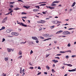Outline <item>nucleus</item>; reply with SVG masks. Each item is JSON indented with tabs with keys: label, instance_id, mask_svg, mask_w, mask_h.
<instances>
[{
	"label": "nucleus",
	"instance_id": "1",
	"mask_svg": "<svg viewBox=\"0 0 76 76\" xmlns=\"http://www.w3.org/2000/svg\"><path fill=\"white\" fill-rule=\"evenodd\" d=\"M70 34V32L67 31H64L62 33V34L63 35H69V34Z\"/></svg>",
	"mask_w": 76,
	"mask_h": 76
},
{
	"label": "nucleus",
	"instance_id": "2",
	"mask_svg": "<svg viewBox=\"0 0 76 76\" xmlns=\"http://www.w3.org/2000/svg\"><path fill=\"white\" fill-rule=\"evenodd\" d=\"M17 23L18 24H19L20 25H22V26H24V27H26V26H27V25H25L24 23H20V22L19 23L18 22Z\"/></svg>",
	"mask_w": 76,
	"mask_h": 76
},
{
	"label": "nucleus",
	"instance_id": "3",
	"mask_svg": "<svg viewBox=\"0 0 76 76\" xmlns=\"http://www.w3.org/2000/svg\"><path fill=\"white\" fill-rule=\"evenodd\" d=\"M7 17H6L1 21V23H4V22H6V21L7 20Z\"/></svg>",
	"mask_w": 76,
	"mask_h": 76
},
{
	"label": "nucleus",
	"instance_id": "4",
	"mask_svg": "<svg viewBox=\"0 0 76 76\" xmlns=\"http://www.w3.org/2000/svg\"><path fill=\"white\" fill-rule=\"evenodd\" d=\"M12 29H7L6 31L7 32V33H9L11 32V31H12Z\"/></svg>",
	"mask_w": 76,
	"mask_h": 76
},
{
	"label": "nucleus",
	"instance_id": "5",
	"mask_svg": "<svg viewBox=\"0 0 76 76\" xmlns=\"http://www.w3.org/2000/svg\"><path fill=\"white\" fill-rule=\"evenodd\" d=\"M32 39H34V40H38V39H37V37H32Z\"/></svg>",
	"mask_w": 76,
	"mask_h": 76
},
{
	"label": "nucleus",
	"instance_id": "6",
	"mask_svg": "<svg viewBox=\"0 0 76 76\" xmlns=\"http://www.w3.org/2000/svg\"><path fill=\"white\" fill-rule=\"evenodd\" d=\"M53 24H58V20L53 21Z\"/></svg>",
	"mask_w": 76,
	"mask_h": 76
},
{
	"label": "nucleus",
	"instance_id": "7",
	"mask_svg": "<svg viewBox=\"0 0 76 76\" xmlns=\"http://www.w3.org/2000/svg\"><path fill=\"white\" fill-rule=\"evenodd\" d=\"M54 7H52L51 6H49V8H48L49 9H55Z\"/></svg>",
	"mask_w": 76,
	"mask_h": 76
},
{
	"label": "nucleus",
	"instance_id": "8",
	"mask_svg": "<svg viewBox=\"0 0 76 76\" xmlns=\"http://www.w3.org/2000/svg\"><path fill=\"white\" fill-rule=\"evenodd\" d=\"M41 23H45V20H41Z\"/></svg>",
	"mask_w": 76,
	"mask_h": 76
},
{
	"label": "nucleus",
	"instance_id": "9",
	"mask_svg": "<svg viewBox=\"0 0 76 76\" xmlns=\"http://www.w3.org/2000/svg\"><path fill=\"white\" fill-rule=\"evenodd\" d=\"M52 61L54 62L55 63H56L58 62V61L57 60H52Z\"/></svg>",
	"mask_w": 76,
	"mask_h": 76
},
{
	"label": "nucleus",
	"instance_id": "10",
	"mask_svg": "<svg viewBox=\"0 0 76 76\" xmlns=\"http://www.w3.org/2000/svg\"><path fill=\"white\" fill-rule=\"evenodd\" d=\"M59 2H60V1H56L53 2V3H59Z\"/></svg>",
	"mask_w": 76,
	"mask_h": 76
},
{
	"label": "nucleus",
	"instance_id": "11",
	"mask_svg": "<svg viewBox=\"0 0 76 76\" xmlns=\"http://www.w3.org/2000/svg\"><path fill=\"white\" fill-rule=\"evenodd\" d=\"M76 4V2H74L73 4L71 6V7H74V6H75V5Z\"/></svg>",
	"mask_w": 76,
	"mask_h": 76
},
{
	"label": "nucleus",
	"instance_id": "12",
	"mask_svg": "<svg viewBox=\"0 0 76 76\" xmlns=\"http://www.w3.org/2000/svg\"><path fill=\"white\" fill-rule=\"evenodd\" d=\"M22 51L21 50H20L18 52V54L19 55H22Z\"/></svg>",
	"mask_w": 76,
	"mask_h": 76
},
{
	"label": "nucleus",
	"instance_id": "13",
	"mask_svg": "<svg viewBox=\"0 0 76 76\" xmlns=\"http://www.w3.org/2000/svg\"><path fill=\"white\" fill-rule=\"evenodd\" d=\"M23 7H25V8H26V9H28V8H29V6L26 7V6H23Z\"/></svg>",
	"mask_w": 76,
	"mask_h": 76
},
{
	"label": "nucleus",
	"instance_id": "14",
	"mask_svg": "<svg viewBox=\"0 0 76 76\" xmlns=\"http://www.w3.org/2000/svg\"><path fill=\"white\" fill-rule=\"evenodd\" d=\"M57 5L56 4H55L53 3H52V4L50 5L51 6H56Z\"/></svg>",
	"mask_w": 76,
	"mask_h": 76
},
{
	"label": "nucleus",
	"instance_id": "15",
	"mask_svg": "<svg viewBox=\"0 0 76 76\" xmlns=\"http://www.w3.org/2000/svg\"><path fill=\"white\" fill-rule=\"evenodd\" d=\"M12 49H9V48H7V51H8V52H10V51H12Z\"/></svg>",
	"mask_w": 76,
	"mask_h": 76
},
{
	"label": "nucleus",
	"instance_id": "16",
	"mask_svg": "<svg viewBox=\"0 0 76 76\" xmlns=\"http://www.w3.org/2000/svg\"><path fill=\"white\" fill-rule=\"evenodd\" d=\"M4 29H5V27L3 26L1 28V29H0V31H1V30Z\"/></svg>",
	"mask_w": 76,
	"mask_h": 76
},
{
	"label": "nucleus",
	"instance_id": "17",
	"mask_svg": "<svg viewBox=\"0 0 76 76\" xmlns=\"http://www.w3.org/2000/svg\"><path fill=\"white\" fill-rule=\"evenodd\" d=\"M20 9L18 7L14 9V10H20Z\"/></svg>",
	"mask_w": 76,
	"mask_h": 76
},
{
	"label": "nucleus",
	"instance_id": "18",
	"mask_svg": "<svg viewBox=\"0 0 76 76\" xmlns=\"http://www.w3.org/2000/svg\"><path fill=\"white\" fill-rule=\"evenodd\" d=\"M66 53V51L64 52V51H61L59 52L60 53H61L62 54H63L64 53Z\"/></svg>",
	"mask_w": 76,
	"mask_h": 76
},
{
	"label": "nucleus",
	"instance_id": "19",
	"mask_svg": "<svg viewBox=\"0 0 76 76\" xmlns=\"http://www.w3.org/2000/svg\"><path fill=\"white\" fill-rule=\"evenodd\" d=\"M39 11V10H37V9H34L33 10V12H37V11Z\"/></svg>",
	"mask_w": 76,
	"mask_h": 76
},
{
	"label": "nucleus",
	"instance_id": "20",
	"mask_svg": "<svg viewBox=\"0 0 76 76\" xmlns=\"http://www.w3.org/2000/svg\"><path fill=\"white\" fill-rule=\"evenodd\" d=\"M50 29H53V28H54V27H55V26H50Z\"/></svg>",
	"mask_w": 76,
	"mask_h": 76
},
{
	"label": "nucleus",
	"instance_id": "21",
	"mask_svg": "<svg viewBox=\"0 0 76 76\" xmlns=\"http://www.w3.org/2000/svg\"><path fill=\"white\" fill-rule=\"evenodd\" d=\"M22 56L21 55L20 56L18 57V59H21V58H22Z\"/></svg>",
	"mask_w": 76,
	"mask_h": 76
},
{
	"label": "nucleus",
	"instance_id": "22",
	"mask_svg": "<svg viewBox=\"0 0 76 76\" xmlns=\"http://www.w3.org/2000/svg\"><path fill=\"white\" fill-rule=\"evenodd\" d=\"M49 56H50V54H46V58H47Z\"/></svg>",
	"mask_w": 76,
	"mask_h": 76
},
{
	"label": "nucleus",
	"instance_id": "23",
	"mask_svg": "<svg viewBox=\"0 0 76 76\" xmlns=\"http://www.w3.org/2000/svg\"><path fill=\"white\" fill-rule=\"evenodd\" d=\"M46 68L48 69V70H50V67L48 66H46Z\"/></svg>",
	"mask_w": 76,
	"mask_h": 76
},
{
	"label": "nucleus",
	"instance_id": "24",
	"mask_svg": "<svg viewBox=\"0 0 76 76\" xmlns=\"http://www.w3.org/2000/svg\"><path fill=\"white\" fill-rule=\"evenodd\" d=\"M51 39V38H48L45 40H43V41H47V40H49V39Z\"/></svg>",
	"mask_w": 76,
	"mask_h": 76
},
{
	"label": "nucleus",
	"instance_id": "25",
	"mask_svg": "<svg viewBox=\"0 0 76 76\" xmlns=\"http://www.w3.org/2000/svg\"><path fill=\"white\" fill-rule=\"evenodd\" d=\"M8 59H9L8 58H7V57L5 58V61H8Z\"/></svg>",
	"mask_w": 76,
	"mask_h": 76
},
{
	"label": "nucleus",
	"instance_id": "26",
	"mask_svg": "<svg viewBox=\"0 0 76 76\" xmlns=\"http://www.w3.org/2000/svg\"><path fill=\"white\" fill-rule=\"evenodd\" d=\"M35 7L36 8H38V9H39L40 8L39 7V6H35Z\"/></svg>",
	"mask_w": 76,
	"mask_h": 76
},
{
	"label": "nucleus",
	"instance_id": "27",
	"mask_svg": "<svg viewBox=\"0 0 76 76\" xmlns=\"http://www.w3.org/2000/svg\"><path fill=\"white\" fill-rule=\"evenodd\" d=\"M52 72H53V73H55L56 72V71H54V69H52Z\"/></svg>",
	"mask_w": 76,
	"mask_h": 76
},
{
	"label": "nucleus",
	"instance_id": "28",
	"mask_svg": "<svg viewBox=\"0 0 76 76\" xmlns=\"http://www.w3.org/2000/svg\"><path fill=\"white\" fill-rule=\"evenodd\" d=\"M67 66H69V67H72V65L71 64H67Z\"/></svg>",
	"mask_w": 76,
	"mask_h": 76
},
{
	"label": "nucleus",
	"instance_id": "29",
	"mask_svg": "<svg viewBox=\"0 0 76 76\" xmlns=\"http://www.w3.org/2000/svg\"><path fill=\"white\" fill-rule=\"evenodd\" d=\"M47 2H40L39 3V4H42L43 3H46Z\"/></svg>",
	"mask_w": 76,
	"mask_h": 76
},
{
	"label": "nucleus",
	"instance_id": "30",
	"mask_svg": "<svg viewBox=\"0 0 76 76\" xmlns=\"http://www.w3.org/2000/svg\"><path fill=\"white\" fill-rule=\"evenodd\" d=\"M22 15H26V12H22L21 13Z\"/></svg>",
	"mask_w": 76,
	"mask_h": 76
},
{
	"label": "nucleus",
	"instance_id": "31",
	"mask_svg": "<svg viewBox=\"0 0 76 76\" xmlns=\"http://www.w3.org/2000/svg\"><path fill=\"white\" fill-rule=\"evenodd\" d=\"M47 11H46L42 12V13H43V14H46V13H47Z\"/></svg>",
	"mask_w": 76,
	"mask_h": 76
},
{
	"label": "nucleus",
	"instance_id": "32",
	"mask_svg": "<svg viewBox=\"0 0 76 76\" xmlns=\"http://www.w3.org/2000/svg\"><path fill=\"white\" fill-rule=\"evenodd\" d=\"M15 4V2H10V4Z\"/></svg>",
	"mask_w": 76,
	"mask_h": 76
},
{
	"label": "nucleus",
	"instance_id": "33",
	"mask_svg": "<svg viewBox=\"0 0 76 76\" xmlns=\"http://www.w3.org/2000/svg\"><path fill=\"white\" fill-rule=\"evenodd\" d=\"M65 52H67V53H68V52L69 53H71V51L70 50H67V51H65Z\"/></svg>",
	"mask_w": 76,
	"mask_h": 76
},
{
	"label": "nucleus",
	"instance_id": "34",
	"mask_svg": "<svg viewBox=\"0 0 76 76\" xmlns=\"http://www.w3.org/2000/svg\"><path fill=\"white\" fill-rule=\"evenodd\" d=\"M29 69L32 70V69H34V67H30L29 68Z\"/></svg>",
	"mask_w": 76,
	"mask_h": 76
},
{
	"label": "nucleus",
	"instance_id": "35",
	"mask_svg": "<svg viewBox=\"0 0 76 76\" xmlns=\"http://www.w3.org/2000/svg\"><path fill=\"white\" fill-rule=\"evenodd\" d=\"M39 38H41V39H44V38L41 36L39 37Z\"/></svg>",
	"mask_w": 76,
	"mask_h": 76
},
{
	"label": "nucleus",
	"instance_id": "36",
	"mask_svg": "<svg viewBox=\"0 0 76 76\" xmlns=\"http://www.w3.org/2000/svg\"><path fill=\"white\" fill-rule=\"evenodd\" d=\"M55 58H57V59H58V60H59V59H60V58L59 57H55Z\"/></svg>",
	"mask_w": 76,
	"mask_h": 76
},
{
	"label": "nucleus",
	"instance_id": "37",
	"mask_svg": "<svg viewBox=\"0 0 76 76\" xmlns=\"http://www.w3.org/2000/svg\"><path fill=\"white\" fill-rule=\"evenodd\" d=\"M76 55H72L71 56V57L72 58H74V57H76Z\"/></svg>",
	"mask_w": 76,
	"mask_h": 76
},
{
	"label": "nucleus",
	"instance_id": "38",
	"mask_svg": "<svg viewBox=\"0 0 76 76\" xmlns=\"http://www.w3.org/2000/svg\"><path fill=\"white\" fill-rule=\"evenodd\" d=\"M72 29H75V28H69V29H68L69 30H72Z\"/></svg>",
	"mask_w": 76,
	"mask_h": 76
},
{
	"label": "nucleus",
	"instance_id": "39",
	"mask_svg": "<svg viewBox=\"0 0 76 76\" xmlns=\"http://www.w3.org/2000/svg\"><path fill=\"white\" fill-rule=\"evenodd\" d=\"M14 35H15V36H17V35H18V34L17 33L15 32Z\"/></svg>",
	"mask_w": 76,
	"mask_h": 76
},
{
	"label": "nucleus",
	"instance_id": "40",
	"mask_svg": "<svg viewBox=\"0 0 76 76\" xmlns=\"http://www.w3.org/2000/svg\"><path fill=\"white\" fill-rule=\"evenodd\" d=\"M12 35H15V32H13L11 33Z\"/></svg>",
	"mask_w": 76,
	"mask_h": 76
},
{
	"label": "nucleus",
	"instance_id": "41",
	"mask_svg": "<svg viewBox=\"0 0 76 76\" xmlns=\"http://www.w3.org/2000/svg\"><path fill=\"white\" fill-rule=\"evenodd\" d=\"M26 42V41L25 42H22L20 43L23 44H25Z\"/></svg>",
	"mask_w": 76,
	"mask_h": 76
},
{
	"label": "nucleus",
	"instance_id": "42",
	"mask_svg": "<svg viewBox=\"0 0 76 76\" xmlns=\"http://www.w3.org/2000/svg\"><path fill=\"white\" fill-rule=\"evenodd\" d=\"M61 54H57L56 55V56H61Z\"/></svg>",
	"mask_w": 76,
	"mask_h": 76
},
{
	"label": "nucleus",
	"instance_id": "43",
	"mask_svg": "<svg viewBox=\"0 0 76 76\" xmlns=\"http://www.w3.org/2000/svg\"><path fill=\"white\" fill-rule=\"evenodd\" d=\"M22 18H23L24 19H26L27 18L26 17H22Z\"/></svg>",
	"mask_w": 76,
	"mask_h": 76
},
{
	"label": "nucleus",
	"instance_id": "44",
	"mask_svg": "<svg viewBox=\"0 0 76 76\" xmlns=\"http://www.w3.org/2000/svg\"><path fill=\"white\" fill-rule=\"evenodd\" d=\"M42 29V28L41 27H40V28L39 29V31H41Z\"/></svg>",
	"mask_w": 76,
	"mask_h": 76
},
{
	"label": "nucleus",
	"instance_id": "45",
	"mask_svg": "<svg viewBox=\"0 0 76 76\" xmlns=\"http://www.w3.org/2000/svg\"><path fill=\"white\" fill-rule=\"evenodd\" d=\"M46 5V4H41V6H45Z\"/></svg>",
	"mask_w": 76,
	"mask_h": 76
},
{
	"label": "nucleus",
	"instance_id": "46",
	"mask_svg": "<svg viewBox=\"0 0 76 76\" xmlns=\"http://www.w3.org/2000/svg\"><path fill=\"white\" fill-rule=\"evenodd\" d=\"M76 69H72V72H75V71H76Z\"/></svg>",
	"mask_w": 76,
	"mask_h": 76
},
{
	"label": "nucleus",
	"instance_id": "47",
	"mask_svg": "<svg viewBox=\"0 0 76 76\" xmlns=\"http://www.w3.org/2000/svg\"><path fill=\"white\" fill-rule=\"evenodd\" d=\"M61 23V22L58 21V23Z\"/></svg>",
	"mask_w": 76,
	"mask_h": 76
},
{
	"label": "nucleus",
	"instance_id": "48",
	"mask_svg": "<svg viewBox=\"0 0 76 76\" xmlns=\"http://www.w3.org/2000/svg\"><path fill=\"white\" fill-rule=\"evenodd\" d=\"M52 50V49L50 48L46 50V51H50V50Z\"/></svg>",
	"mask_w": 76,
	"mask_h": 76
},
{
	"label": "nucleus",
	"instance_id": "49",
	"mask_svg": "<svg viewBox=\"0 0 76 76\" xmlns=\"http://www.w3.org/2000/svg\"><path fill=\"white\" fill-rule=\"evenodd\" d=\"M43 36V37H46V34H42Z\"/></svg>",
	"mask_w": 76,
	"mask_h": 76
},
{
	"label": "nucleus",
	"instance_id": "50",
	"mask_svg": "<svg viewBox=\"0 0 76 76\" xmlns=\"http://www.w3.org/2000/svg\"><path fill=\"white\" fill-rule=\"evenodd\" d=\"M3 76H6V74H5L4 73H3V74H2Z\"/></svg>",
	"mask_w": 76,
	"mask_h": 76
},
{
	"label": "nucleus",
	"instance_id": "51",
	"mask_svg": "<svg viewBox=\"0 0 76 76\" xmlns=\"http://www.w3.org/2000/svg\"><path fill=\"white\" fill-rule=\"evenodd\" d=\"M33 53V51H32V50H31L30 52V54H32Z\"/></svg>",
	"mask_w": 76,
	"mask_h": 76
},
{
	"label": "nucleus",
	"instance_id": "52",
	"mask_svg": "<svg viewBox=\"0 0 76 76\" xmlns=\"http://www.w3.org/2000/svg\"><path fill=\"white\" fill-rule=\"evenodd\" d=\"M4 41H5V39L3 38L2 39V42H4Z\"/></svg>",
	"mask_w": 76,
	"mask_h": 76
},
{
	"label": "nucleus",
	"instance_id": "53",
	"mask_svg": "<svg viewBox=\"0 0 76 76\" xmlns=\"http://www.w3.org/2000/svg\"><path fill=\"white\" fill-rule=\"evenodd\" d=\"M40 74H41V72H39V73H38L37 75H40Z\"/></svg>",
	"mask_w": 76,
	"mask_h": 76
},
{
	"label": "nucleus",
	"instance_id": "54",
	"mask_svg": "<svg viewBox=\"0 0 76 76\" xmlns=\"http://www.w3.org/2000/svg\"><path fill=\"white\" fill-rule=\"evenodd\" d=\"M59 33L60 34L61 32H63V31L62 30H60L59 31Z\"/></svg>",
	"mask_w": 76,
	"mask_h": 76
},
{
	"label": "nucleus",
	"instance_id": "55",
	"mask_svg": "<svg viewBox=\"0 0 76 76\" xmlns=\"http://www.w3.org/2000/svg\"><path fill=\"white\" fill-rule=\"evenodd\" d=\"M60 34L59 31H58L56 33V34Z\"/></svg>",
	"mask_w": 76,
	"mask_h": 76
},
{
	"label": "nucleus",
	"instance_id": "56",
	"mask_svg": "<svg viewBox=\"0 0 76 76\" xmlns=\"http://www.w3.org/2000/svg\"><path fill=\"white\" fill-rule=\"evenodd\" d=\"M49 36V34H46V36L48 37V36Z\"/></svg>",
	"mask_w": 76,
	"mask_h": 76
},
{
	"label": "nucleus",
	"instance_id": "57",
	"mask_svg": "<svg viewBox=\"0 0 76 76\" xmlns=\"http://www.w3.org/2000/svg\"><path fill=\"white\" fill-rule=\"evenodd\" d=\"M38 69H39L40 70H41V67H40V66H38Z\"/></svg>",
	"mask_w": 76,
	"mask_h": 76
},
{
	"label": "nucleus",
	"instance_id": "58",
	"mask_svg": "<svg viewBox=\"0 0 76 76\" xmlns=\"http://www.w3.org/2000/svg\"><path fill=\"white\" fill-rule=\"evenodd\" d=\"M36 43H38V42H39V41L38 40H36Z\"/></svg>",
	"mask_w": 76,
	"mask_h": 76
},
{
	"label": "nucleus",
	"instance_id": "59",
	"mask_svg": "<svg viewBox=\"0 0 76 76\" xmlns=\"http://www.w3.org/2000/svg\"><path fill=\"white\" fill-rule=\"evenodd\" d=\"M18 1H21V2H23V1L21 0H18Z\"/></svg>",
	"mask_w": 76,
	"mask_h": 76
},
{
	"label": "nucleus",
	"instance_id": "60",
	"mask_svg": "<svg viewBox=\"0 0 76 76\" xmlns=\"http://www.w3.org/2000/svg\"><path fill=\"white\" fill-rule=\"evenodd\" d=\"M68 47H70V44L69 43L68 45Z\"/></svg>",
	"mask_w": 76,
	"mask_h": 76
},
{
	"label": "nucleus",
	"instance_id": "61",
	"mask_svg": "<svg viewBox=\"0 0 76 76\" xmlns=\"http://www.w3.org/2000/svg\"><path fill=\"white\" fill-rule=\"evenodd\" d=\"M29 64L30 65H31V66H32V64L31 63V62L29 63Z\"/></svg>",
	"mask_w": 76,
	"mask_h": 76
},
{
	"label": "nucleus",
	"instance_id": "62",
	"mask_svg": "<svg viewBox=\"0 0 76 76\" xmlns=\"http://www.w3.org/2000/svg\"><path fill=\"white\" fill-rule=\"evenodd\" d=\"M69 25V24H64V25H65V26H66V25Z\"/></svg>",
	"mask_w": 76,
	"mask_h": 76
},
{
	"label": "nucleus",
	"instance_id": "63",
	"mask_svg": "<svg viewBox=\"0 0 76 76\" xmlns=\"http://www.w3.org/2000/svg\"><path fill=\"white\" fill-rule=\"evenodd\" d=\"M68 71H69V72H72V69L71 70L69 69L68 70Z\"/></svg>",
	"mask_w": 76,
	"mask_h": 76
},
{
	"label": "nucleus",
	"instance_id": "64",
	"mask_svg": "<svg viewBox=\"0 0 76 76\" xmlns=\"http://www.w3.org/2000/svg\"><path fill=\"white\" fill-rule=\"evenodd\" d=\"M55 66H56L55 65V64H53V67H55Z\"/></svg>",
	"mask_w": 76,
	"mask_h": 76
}]
</instances>
